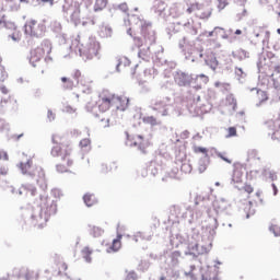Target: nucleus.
<instances>
[{"label": "nucleus", "instance_id": "obj_1", "mask_svg": "<svg viewBox=\"0 0 280 280\" xmlns=\"http://www.w3.org/2000/svg\"><path fill=\"white\" fill-rule=\"evenodd\" d=\"M51 149V156H60L61 163L57 165V172L65 174L69 172V167L73 165V159H71V141L65 136L54 135Z\"/></svg>", "mask_w": 280, "mask_h": 280}, {"label": "nucleus", "instance_id": "obj_2", "mask_svg": "<svg viewBox=\"0 0 280 280\" xmlns=\"http://www.w3.org/2000/svg\"><path fill=\"white\" fill-rule=\"evenodd\" d=\"M138 23L140 34L143 39L138 37L137 33H132V28H129L127 32L129 36L133 37V40L138 47H143V45H154V43H156V32L152 30V23L141 19L138 20Z\"/></svg>", "mask_w": 280, "mask_h": 280}, {"label": "nucleus", "instance_id": "obj_3", "mask_svg": "<svg viewBox=\"0 0 280 280\" xmlns=\"http://www.w3.org/2000/svg\"><path fill=\"white\" fill-rule=\"evenodd\" d=\"M127 143L131 148H138L145 153V150L150 148V138H147L141 130L131 129L130 132H127Z\"/></svg>", "mask_w": 280, "mask_h": 280}, {"label": "nucleus", "instance_id": "obj_4", "mask_svg": "<svg viewBox=\"0 0 280 280\" xmlns=\"http://www.w3.org/2000/svg\"><path fill=\"white\" fill-rule=\"evenodd\" d=\"M79 52L81 58L93 60V58L100 54V44L95 39H90L79 46Z\"/></svg>", "mask_w": 280, "mask_h": 280}, {"label": "nucleus", "instance_id": "obj_5", "mask_svg": "<svg viewBox=\"0 0 280 280\" xmlns=\"http://www.w3.org/2000/svg\"><path fill=\"white\" fill-rule=\"evenodd\" d=\"M113 95L114 93L108 90H103L98 94V100L96 101V104L100 113H107V110H110V108H113Z\"/></svg>", "mask_w": 280, "mask_h": 280}, {"label": "nucleus", "instance_id": "obj_6", "mask_svg": "<svg viewBox=\"0 0 280 280\" xmlns=\"http://www.w3.org/2000/svg\"><path fill=\"white\" fill-rule=\"evenodd\" d=\"M51 54V43L48 40H44L39 46H37L35 49L31 51V62H40L43 58H45V55Z\"/></svg>", "mask_w": 280, "mask_h": 280}, {"label": "nucleus", "instance_id": "obj_7", "mask_svg": "<svg viewBox=\"0 0 280 280\" xmlns=\"http://www.w3.org/2000/svg\"><path fill=\"white\" fill-rule=\"evenodd\" d=\"M20 170L22 174H25L26 176H42V178H45V171L43 167L34 165L32 160H28L27 162H21Z\"/></svg>", "mask_w": 280, "mask_h": 280}, {"label": "nucleus", "instance_id": "obj_8", "mask_svg": "<svg viewBox=\"0 0 280 280\" xmlns=\"http://www.w3.org/2000/svg\"><path fill=\"white\" fill-rule=\"evenodd\" d=\"M24 32L27 36L38 38L45 34V25L36 20H28L24 25Z\"/></svg>", "mask_w": 280, "mask_h": 280}, {"label": "nucleus", "instance_id": "obj_9", "mask_svg": "<svg viewBox=\"0 0 280 280\" xmlns=\"http://www.w3.org/2000/svg\"><path fill=\"white\" fill-rule=\"evenodd\" d=\"M244 174H246V164L235 162L233 164L232 183L242 185L244 183Z\"/></svg>", "mask_w": 280, "mask_h": 280}, {"label": "nucleus", "instance_id": "obj_10", "mask_svg": "<svg viewBox=\"0 0 280 280\" xmlns=\"http://www.w3.org/2000/svg\"><path fill=\"white\" fill-rule=\"evenodd\" d=\"M209 249L205 246L198 245L197 242H190L187 246L186 255H190L191 257H200V255H207Z\"/></svg>", "mask_w": 280, "mask_h": 280}, {"label": "nucleus", "instance_id": "obj_11", "mask_svg": "<svg viewBox=\"0 0 280 280\" xmlns=\"http://www.w3.org/2000/svg\"><path fill=\"white\" fill-rule=\"evenodd\" d=\"M113 107L116 108V110H126V108H128V104H130L128 96H119L115 93L113 94Z\"/></svg>", "mask_w": 280, "mask_h": 280}, {"label": "nucleus", "instance_id": "obj_12", "mask_svg": "<svg viewBox=\"0 0 280 280\" xmlns=\"http://www.w3.org/2000/svg\"><path fill=\"white\" fill-rule=\"evenodd\" d=\"M174 80L178 86H189L194 82V77L183 71H177L174 75Z\"/></svg>", "mask_w": 280, "mask_h": 280}, {"label": "nucleus", "instance_id": "obj_13", "mask_svg": "<svg viewBox=\"0 0 280 280\" xmlns=\"http://www.w3.org/2000/svg\"><path fill=\"white\" fill-rule=\"evenodd\" d=\"M275 54L272 51H262L261 56H260V65H262L264 67H270V68H275L276 71H279L280 67L279 66H275Z\"/></svg>", "mask_w": 280, "mask_h": 280}, {"label": "nucleus", "instance_id": "obj_14", "mask_svg": "<svg viewBox=\"0 0 280 280\" xmlns=\"http://www.w3.org/2000/svg\"><path fill=\"white\" fill-rule=\"evenodd\" d=\"M205 62L212 71H215L218 69L220 62H218V59L215 58V54L212 52L211 49L207 50L205 54Z\"/></svg>", "mask_w": 280, "mask_h": 280}, {"label": "nucleus", "instance_id": "obj_15", "mask_svg": "<svg viewBox=\"0 0 280 280\" xmlns=\"http://www.w3.org/2000/svg\"><path fill=\"white\" fill-rule=\"evenodd\" d=\"M152 110H155L156 113H160L162 117H167L168 112H167V103L163 100H156L153 103Z\"/></svg>", "mask_w": 280, "mask_h": 280}, {"label": "nucleus", "instance_id": "obj_16", "mask_svg": "<svg viewBox=\"0 0 280 280\" xmlns=\"http://www.w3.org/2000/svg\"><path fill=\"white\" fill-rule=\"evenodd\" d=\"M195 89L199 90L205 86V84H209V77L207 74H198L196 78H192V82Z\"/></svg>", "mask_w": 280, "mask_h": 280}, {"label": "nucleus", "instance_id": "obj_17", "mask_svg": "<svg viewBox=\"0 0 280 280\" xmlns=\"http://www.w3.org/2000/svg\"><path fill=\"white\" fill-rule=\"evenodd\" d=\"M19 277H24L26 280H38V271L22 268Z\"/></svg>", "mask_w": 280, "mask_h": 280}, {"label": "nucleus", "instance_id": "obj_18", "mask_svg": "<svg viewBox=\"0 0 280 280\" xmlns=\"http://www.w3.org/2000/svg\"><path fill=\"white\" fill-rule=\"evenodd\" d=\"M121 248V234L113 241L112 245L107 248V253H117Z\"/></svg>", "mask_w": 280, "mask_h": 280}, {"label": "nucleus", "instance_id": "obj_19", "mask_svg": "<svg viewBox=\"0 0 280 280\" xmlns=\"http://www.w3.org/2000/svg\"><path fill=\"white\" fill-rule=\"evenodd\" d=\"M81 255L88 264H91V261H93V258L91 257L93 255V248H91L90 246L83 247L81 249Z\"/></svg>", "mask_w": 280, "mask_h": 280}, {"label": "nucleus", "instance_id": "obj_20", "mask_svg": "<svg viewBox=\"0 0 280 280\" xmlns=\"http://www.w3.org/2000/svg\"><path fill=\"white\" fill-rule=\"evenodd\" d=\"M256 102H258L257 106H261L264 102H268V93H266L264 90H257Z\"/></svg>", "mask_w": 280, "mask_h": 280}, {"label": "nucleus", "instance_id": "obj_21", "mask_svg": "<svg viewBox=\"0 0 280 280\" xmlns=\"http://www.w3.org/2000/svg\"><path fill=\"white\" fill-rule=\"evenodd\" d=\"M23 192H25L26 196H36L37 190L34 185L26 184V185L22 186V188L20 190V194H23Z\"/></svg>", "mask_w": 280, "mask_h": 280}, {"label": "nucleus", "instance_id": "obj_22", "mask_svg": "<svg viewBox=\"0 0 280 280\" xmlns=\"http://www.w3.org/2000/svg\"><path fill=\"white\" fill-rule=\"evenodd\" d=\"M83 200L86 207H93V205H97V198H95V195L85 194L83 196Z\"/></svg>", "mask_w": 280, "mask_h": 280}, {"label": "nucleus", "instance_id": "obj_23", "mask_svg": "<svg viewBox=\"0 0 280 280\" xmlns=\"http://www.w3.org/2000/svg\"><path fill=\"white\" fill-rule=\"evenodd\" d=\"M196 16L198 19H209V16H211V10H209L205 7H199V10L196 13Z\"/></svg>", "mask_w": 280, "mask_h": 280}, {"label": "nucleus", "instance_id": "obj_24", "mask_svg": "<svg viewBox=\"0 0 280 280\" xmlns=\"http://www.w3.org/2000/svg\"><path fill=\"white\" fill-rule=\"evenodd\" d=\"M89 231L90 235H92L93 237H102V235L104 234V230L95 225H90Z\"/></svg>", "mask_w": 280, "mask_h": 280}, {"label": "nucleus", "instance_id": "obj_25", "mask_svg": "<svg viewBox=\"0 0 280 280\" xmlns=\"http://www.w3.org/2000/svg\"><path fill=\"white\" fill-rule=\"evenodd\" d=\"M108 5V0H96L94 4L95 12H102Z\"/></svg>", "mask_w": 280, "mask_h": 280}, {"label": "nucleus", "instance_id": "obj_26", "mask_svg": "<svg viewBox=\"0 0 280 280\" xmlns=\"http://www.w3.org/2000/svg\"><path fill=\"white\" fill-rule=\"evenodd\" d=\"M61 82L63 83V88H66L68 90H71V89H73V86H75V83L73 82V79H71V78L62 77Z\"/></svg>", "mask_w": 280, "mask_h": 280}, {"label": "nucleus", "instance_id": "obj_27", "mask_svg": "<svg viewBox=\"0 0 280 280\" xmlns=\"http://www.w3.org/2000/svg\"><path fill=\"white\" fill-rule=\"evenodd\" d=\"M144 124H148L149 126H159V119L154 116H147L143 118Z\"/></svg>", "mask_w": 280, "mask_h": 280}, {"label": "nucleus", "instance_id": "obj_28", "mask_svg": "<svg viewBox=\"0 0 280 280\" xmlns=\"http://www.w3.org/2000/svg\"><path fill=\"white\" fill-rule=\"evenodd\" d=\"M192 151L195 154H205L206 156H209V149L205 147H194Z\"/></svg>", "mask_w": 280, "mask_h": 280}, {"label": "nucleus", "instance_id": "obj_29", "mask_svg": "<svg viewBox=\"0 0 280 280\" xmlns=\"http://www.w3.org/2000/svg\"><path fill=\"white\" fill-rule=\"evenodd\" d=\"M96 108H97V102H94V101H90L85 105V109L88 110V113H95Z\"/></svg>", "mask_w": 280, "mask_h": 280}, {"label": "nucleus", "instance_id": "obj_30", "mask_svg": "<svg viewBox=\"0 0 280 280\" xmlns=\"http://www.w3.org/2000/svg\"><path fill=\"white\" fill-rule=\"evenodd\" d=\"M124 67H130V60H128L127 58L120 59L117 65V71H121Z\"/></svg>", "mask_w": 280, "mask_h": 280}, {"label": "nucleus", "instance_id": "obj_31", "mask_svg": "<svg viewBox=\"0 0 280 280\" xmlns=\"http://www.w3.org/2000/svg\"><path fill=\"white\" fill-rule=\"evenodd\" d=\"M247 156L248 161L259 160V153L257 152V150H249Z\"/></svg>", "mask_w": 280, "mask_h": 280}, {"label": "nucleus", "instance_id": "obj_32", "mask_svg": "<svg viewBox=\"0 0 280 280\" xmlns=\"http://www.w3.org/2000/svg\"><path fill=\"white\" fill-rule=\"evenodd\" d=\"M75 108L69 104H63L62 106V113H68V115H73L75 113Z\"/></svg>", "mask_w": 280, "mask_h": 280}, {"label": "nucleus", "instance_id": "obj_33", "mask_svg": "<svg viewBox=\"0 0 280 280\" xmlns=\"http://www.w3.org/2000/svg\"><path fill=\"white\" fill-rule=\"evenodd\" d=\"M57 268L59 270V275H62V272H67L69 266H67L65 261H59L57 264Z\"/></svg>", "mask_w": 280, "mask_h": 280}, {"label": "nucleus", "instance_id": "obj_34", "mask_svg": "<svg viewBox=\"0 0 280 280\" xmlns=\"http://www.w3.org/2000/svg\"><path fill=\"white\" fill-rule=\"evenodd\" d=\"M98 122H100L101 128H108V126H110V119L108 117L101 118L98 120Z\"/></svg>", "mask_w": 280, "mask_h": 280}, {"label": "nucleus", "instance_id": "obj_35", "mask_svg": "<svg viewBox=\"0 0 280 280\" xmlns=\"http://www.w3.org/2000/svg\"><path fill=\"white\" fill-rule=\"evenodd\" d=\"M12 106V101L10 98L8 100H2L0 102V107L1 108H10Z\"/></svg>", "mask_w": 280, "mask_h": 280}, {"label": "nucleus", "instance_id": "obj_36", "mask_svg": "<svg viewBox=\"0 0 280 280\" xmlns=\"http://www.w3.org/2000/svg\"><path fill=\"white\" fill-rule=\"evenodd\" d=\"M80 148H91V139L84 138L80 141Z\"/></svg>", "mask_w": 280, "mask_h": 280}, {"label": "nucleus", "instance_id": "obj_37", "mask_svg": "<svg viewBox=\"0 0 280 280\" xmlns=\"http://www.w3.org/2000/svg\"><path fill=\"white\" fill-rule=\"evenodd\" d=\"M228 138H231V137H237V128L235 127H230L228 128Z\"/></svg>", "mask_w": 280, "mask_h": 280}, {"label": "nucleus", "instance_id": "obj_38", "mask_svg": "<svg viewBox=\"0 0 280 280\" xmlns=\"http://www.w3.org/2000/svg\"><path fill=\"white\" fill-rule=\"evenodd\" d=\"M9 38H12L14 42L21 40V33L19 31H14L11 35H9Z\"/></svg>", "mask_w": 280, "mask_h": 280}, {"label": "nucleus", "instance_id": "obj_39", "mask_svg": "<svg viewBox=\"0 0 280 280\" xmlns=\"http://www.w3.org/2000/svg\"><path fill=\"white\" fill-rule=\"evenodd\" d=\"M200 9V7L198 4H191L188 9H187V13L188 14H192V12H195V14H197L198 10Z\"/></svg>", "mask_w": 280, "mask_h": 280}, {"label": "nucleus", "instance_id": "obj_40", "mask_svg": "<svg viewBox=\"0 0 280 280\" xmlns=\"http://www.w3.org/2000/svg\"><path fill=\"white\" fill-rule=\"evenodd\" d=\"M231 0H218L219 10H224Z\"/></svg>", "mask_w": 280, "mask_h": 280}, {"label": "nucleus", "instance_id": "obj_41", "mask_svg": "<svg viewBox=\"0 0 280 280\" xmlns=\"http://www.w3.org/2000/svg\"><path fill=\"white\" fill-rule=\"evenodd\" d=\"M243 189L246 191V194H253L255 191V188H253V185L250 184H245Z\"/></svg>", "mask_w": 280, "mask_h": 280}, {"label": "nucleus", "instance_id": "obj_42", "mask_svg": "<svg viewBox=\"0 0 280 280\" xmlns=\"http://www.w3.org/2000/svg\"><path fill=\"white\" fill-rule=\"evenodd\" d=\"M118 10H121V12L127 13L128 12V3L122 2L118 5Z\"/></svg>", "mask_w": 280, "mask_h": 280}, {"label": "nucleus", "instance_id": "obj_43", "mask_svg": "<svg viewBox=\"0 0 280 280\" xmlns=\"http://www.w3.org/2000/svg\"><path fill=\"white\" fill-rule=\"evenodd\" d=\"M47 117L49 121H54V119H56V114L51 109H48Z\"/></svg>", "mask_w": 280, "mask_h": 280}, {"label": "nucleus", "instance_id": "obj_44", "mask_svg": "<svg viewBox=\"0 0 280 280\" xmlns=\"http://www.w3.org/2000/svg\"><path fill=\"white\" fill-rule=\"evenodd\" d=\"M23 137H25V133H19V135H13L12 139L13 141H21V139H23Z\"/></svg>", "mask_w": 280, "mask_h": 280}, {"label": "nucleus", "instance_id": "obj_45", "mask_svg": "<svg viewBox=\"0 0 280 280\" xmlns=\"http://www.w3.org/2000/svg\"><path fill=\"white\" fill-rule=\"evenodd\" d=\"M81 75H82V72H80V70H75L73 72V79L75 80V82H78V80H80Z\"/></svg>", "mask_w": 280, "mask_h": 280}, {"label": "nucleus", "instance_id": "obj_46", "mask_svg": "<svg viewBox=\"0 0 280 280\" xmlns=\"http://www.w3.org/2000/svg\"><path fill=\"white\" fill-rule=\"evenodd\" d=\"M43 213H45L43 210L40 211L39 218L43 220V222H48L49 221V214H45L43 217Z\"/></svg>", "mask_w": 280, "mask_h": 280}, {"label": "nucleus", "instance_id": "obj_47", "mask_svg": "<svg viewBox=\"0 0 280 280\" xmlns=\"http://www.w3.org/2000/svg\"><path fill=\"white\" fill-rule=\"evenodd\" d=\"M0 159L2 161H8L9 159L8 153L5 151H0Z\"/></svg>", "mask_w": 280, "mask_h": 280}, {"label": "nucleus", "instance_id": "obj_48", "mask_svg": "<svg viewBox=\"0 0 280 280\" xmlns=\"http://www.w3.org/2000/svg\"><path fill=\"white\" fill-rule=\"evenodd\" d=\"M234 3H236V5H246V0H234Z\"/></svg>", "mask_w": 280, "mask_h": 280}, {"label": "nucleus", "instance_id": "obj_49", "mask_svg": "<svg viewBox=\"0 0 280 280\" xmlns=\"http://www.w3.org/2000/svg\"><path fill=\"white\" fill-rule=\"evenodd\" d=\"M0 91H1V93H3V95H8V93H9V90L5 86H1Z\"/></svg>", "mask_w": 280, "mask_h": 280}, {"label": "nucleus", "instance_id": "obj_50", "mask_svg": "<svg viewBox=\"0 0 280 280\" xmlns=\"http://www.w3.org/2000/svg\"><path fill=\"white\" fill-rule=\"evenodd\" d=\"M0 174H2L3 176H5V174H8V168H1V170H0Z\"/></svg>", "mask_w": 280, "mask_h": 280}, {"label": "nucleus", "instance_id": "obj_51", "mask_svg": "<svg viewBox=\"0 0 280 280\" xmlns=\"http://www.w3.org/2000/svg\"><path fill=\"white\" fill-rule=\"evenodd\" d=\"M1 62H3V59L0 57V71L3 72L5 70V68H3V66H1Z\"/></svg>", "mask_w": 280, "mask_h": 280}, {"label": "nucleus", "instance_id": "obj_52", "mask_svg": "<svg viewBox=\"0 0 280 280\" xmlns=\"http://www.w3.org/2000/svg\"><path fill=\"white\" fill-rule=\"evenodd\" d=\"M272 189H273V194H275V196H277V191H278V189H277V185L272 184Z\"/></svg>", "mask_w": 280, "mask_h": 280}, {"label": "nucleus", "instance_id": "obj_53", "mask_svg": "<svg viewBox=\"0 0 280 280\" xmlns=\"http://www.w3.org/2000/svg\"><path fill=\"white\" fill-rule=\"evenodd\" d=\"M44 3H50V5H54V0H42Z\"/></svg>", "mask_w": 280, "mask_h": 280}, {"label": "nucleus", "instance_id": "obj_54", "mask_svg": "<svg viewBox=\"0 0 280 280\" xmlns=\"http://www.w3.org/2000/svg\"><path fill=\"white\" fill-rule=\"evenodd\" d=\"M220 156H221L222 161H225V163H231V160H229V159H226V158H224L222 155H220Z\"/></svg>", "mask_w": 280, "mask_h": 280}, {"label": "nucleus", "instance_id": "obj_55", "mask_svg": "<svg viewBox=\"0 0 280 280\" xmlns=\"http://www.w3.org/2000/svg\"><path fill=\"white\" fill-rule=\"evenodd\" d=\"M189 277L191 280H197L196 277L194 276V273H190Z\"/></svg>", "mask_w": 280, "mask_h": 280}, {"label": "nucleus", "instance_id": "obj_56", "mask_svg": "<svg viewBox=\"0 0 280 280\" xmlns=\"http://www.w3.org/2000/svg\"><path fill=\"white\" fill-rule=\"evenodd\" d=\"M235 34H242L241 30H236Z\"/></svg>", "mask_w": 280, "mask_h": 280}, {"label": "nucleus", "instance_id": "obj_57", "mask_svg": "<svg viewBox=\"0 0 280 280\" xmlns=\"http://www.w3.org/2000/svg\"><path fill=\"white\" fill-rule=\"evenodd\" d=\"M200 170L205 172V170H207V166L200 167Z\"/></svg>", "mask_w": 280, "mask_h": 280}, {"label": "nucleus", "instance_id": "obj_58", "mask_svg": "<svg viewBox=\"0 0 280 280\" xmlns=\"http://www.w3.org/2000/svg\"><path fill=\"white\" fill-rule=\"evenodd\" d=\"M21 3H27V0H20Z\"/></svg>", "mask_w": 280, "mask_h": 280}, {"label": "nucleus", "instance_id": "obj_59", "mask_svg": "<svg viewBox=\"0 0 280 280\" xmlns=\"http://www.w3.org/2000/svg\"><path fill=\"white\" fill-rule=\"evenodd\" d=\"M255 36H256V38H259V33H256Z\"/></svg>", "mask_w": 280, "mask_h": 280}, {"label": "nucleus", "instance_id": "obj_60", "mask_svg": "<svg viewBox=\"0 0 280 280\" xmlns=\"http://www.w3.org/2000/svg\"><path fill=\"white\" fill-rule=\"evenodd\" d=\"M250 205H252L250 202L247 205V208H248V209H250Z\"/></svg>", "mask_w": 280, "mask_h": 280}, {"label": "nucleus", "instance_id": "obj_61", "mask_svg": "<svg viewBox=\"0 0 280 280\" xmlns=\"http://www.w3.org/2000/svg\"><path fill=\"white\" fill-rule=\"evenodd\" d=\"M199 56H200V58H203V57H205V55H202V54H200Z\"/></svg>", "mask_w": 280, "mask_h": 280}, {"label": "nucleus", "instance_id": "obj_62", "mask_svg": "<svg viewBox=\"0 0 280 280\" xmlns=\"http://www.w3.org/2000/svg\"><path fill=\"white\" fill-rule=\"evenodd\" d=\"M246 218H250V214H247Z\"/></svg>", "mask_w": 280, "mask_h": 280}, {"label": "nucleus", "instance_id": "obj_63", "mask_svg": "<svg viewBox=\"0 0 280 280\" xmlns=\"http://www.w3.org/2000/svg\"><path fill=\"white\" fill-rule=\"evenodd\" d=\"M278 34H280V28H278Z\"/></svg>", "mask_w": 280, "mask_h": 280}, {"label": "nucleus", "instance_id": "obj_64", "mask_svg": "<svg viewBox=\"0 0 280 280\" xmlns=\"http://www.w3.org/2000/svg\"><path fill=\"white\" fill-rule=\"evenodd\" d=\"M278 16L280 18V12L278 13Z\"/></svg>", "mask_w": 280, "mask_h": 280}]
</instances>
